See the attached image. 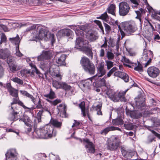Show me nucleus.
<instances>
[{"label":"nucleus","mask_w":160,"mask_h":160,"mask_svg":"<svg viewBox=\"0 0 160 160\" xmlns=\"http://www.w3.org/2000/svg\"><path fill=\"white\" fill-rule=\"evenodd\" d=\"M57 132L52 127L49 125H46L43 127L36 130L34 134L39 138L48 139L52 137H55Z\"/></svg>","instance_id":"obj_1"},{"label":"nucleus","mask_w":160,"mask_h":160,"mask_svg":"<svg viewBox=\"0 0 160 160\" xmlns=\"http://www.w3.org/2000/svg\"><path fill=\"white\" fill-rule=\"evenodd\" d=\"M81 64L85 72L91 75L95 73V66L87 57H82L80 61Z\"/></svg>","instance_id":"obj_2"},{"label":"nucleus","mask_w":160,"mask_h":160,"mask_svg":"<svg viewBox=\"0 0 160 160\" xmlns=\"http://www.w3.org/2000/svg\"><path fill=\"white\" fill-rule=\"evenodd\" d=\"M121 143L119 136H113L108 139L106 142L107 148L110 151H115L119 147Z\"/></svg>","instance_id":"obj_3"},{"label":"nucleus","mask_w":160,"mask_h":160,"mask_svg":"<svg viewBox=\"0 0 160 160\" xmlns=\"http://www.w3.org/2000/svg\"><path fill=\"white\" fill-rule=\"evenodd\" d=\"M121 26L128 35H131L137 30L136 25L133 21L125 22L121 23L120 25H118L120 31L121 29Z\"/></svg>","instance_id":"obj_4"},{"label":"nucleus","mask_w":160,"mask_h":160,"mask_svg":"<svg viewBox=\"0 0 160 160\" xmlns=\"http://www.w3.org/2000/svg\"><path fill=\"white\" fill-rule=\"evenodd\" d=\"M128 90L127 89L124 91L120 92L117 94L112 90L110 89L107 92L106 94L108 97L114 102H117L119 100L125 101L124 95Z\"/></svg>","instance_id":"obj_5"},{"label":"nucleus","mask_w":160,"mask_h":160,"mask_svg":"<svg viewBox=\"0 0 160 160\" xmlns=\"http://www.w3.org/2000/svg\"><path fill=\"white\" fill-rule=\"evenodd\" d=\"M53 86L57 89H62L66 91H69L71 89V87L64 82H58L56 80L52 81Z\"/></svg>","instance_id":"obj_6"},{"label":"nucleus","mask_w":160,"mask_h":160,"mask_svg":"<svg viewBox=\"0 0 160 160\" xmlns=\"http://www.w3.org/2000/svg\"><path fill=\"white\" fill-rule=\"evenodd\" d=\"M19 121L23 122L25 125L28 127V128H26L25 130L27 133H28L31 131L32 128L33 122L28 116L26 115H23L22 118L19 119Z\"/></svg>","instance_id":"obj_7"},{"label":"nucleus","mask_w":160,"mask_h":160,"mask_svg":"<svg viewBox=\"0 0 160 160\" xmlns=\"http://www.w3.org/2000/svg\"><path fill=\"white\" fill-rule=\"evenodd\" d=\"M119 15L121 16H125L129 12L130 7L128 4L126 2H120L119 5Z\"/></svg>","instance_id":"obj_8"},{"label":"nucleus","mask_w":160,"mask_h":160,"mask_svg":"<svg viewBox=\"0 0 160 160\" xmlns=\"http://www.w3.org/2000/svg\"><path fill=\"white\" fill-rule=\"evenodd\" d=\"M52 68L53 69L52 70L50 73V74L54 78L57 80V81L59 82V81L61 80L62 78V75L59 72L58 66L56 65H53Z\"/></svg>","instance_id":"obj_9"},{"label":"nucleus","mask_w":160,"mask_h":160,"mask_svg":"<svg viewBox=\"0 0 160 160\" xmlns=\"http://www.w3.org/2000/svg\"><path fill=\"white\" fill-rule=\"evenodd\" d=\"M104 62H99L97 66V73L94 76H95V78L97 77L98 78L101 77L105 74L106 71L104 68Z\"/></svg>","instance_id":"obj_10"},{"label":"nucleus","mask_w":160,"mask_h":160,"mask_svg":"<svg viewBox=\"0 0 160 160\" xmlns=\"http://www.w3.org/2000/svg\"><path fill=\"white\" fill-rule=\"evenodd\" d=\"M18 155L16 149H9L5 154L6 160H18Z\"/></svg>","instance_id":"obj_11"},{"label":"nucleus","mask_w":160,"mask_h":160,"mask_svg":"<svg viewBox=\"0 0 160 160\" xmlns=\"http://www.w3.org/2000/svg\"><path fill=\"white\" fill-rule=\"evenodd\" d=\"M147 72L151 77L156 78L159 75L160 70L158 68L153 66L148 69Z\"/></svg>","instance_id":"obj_12"},{"label":"nucleus","mask_w":160,"mask_h":160,"mask_svg":"<svg viewBox=\"0 0 160 160\" xmlns=\"http://www.w3.org/2000/svg\"><path fill=\"white\" fill-rule=\"evenodd\" d=\"M86 37L90 42H93L98 38L99 35L97 32L94 31H90L86 33Z\"/></svg>","instance_id":"obj_13"},{"label":"nucleus","mask_w":160,"mask_h":160,"mask_svg":"<svg viewBox=\"0 0 160 160\" xmlns=\"http://www.w3.org/2000/svg\"><path fill=\"white\" fill-rule=\"evenodd\" d=\"M88 43V41L84 40L81 37H78L76 40L75 48L78 49H80L86 47V44Z\"/></svg>","instance_id":"obj_14"},{"label":"nucleus","mask_w":160,"mask_h":160,"mask_svg":"<svg viewBox=\"0 0 160 160\" xmlns=\"http://www.w3.org/2000/svg\"><path fill=\"white\" fill-rule=\"evenodd\" d=\"M53 65L55 64L49 62V64L43 63L40 65V68L45 72V74L46 77H47V74L48 72L50 73L52 71V70L53 69V68H52Z\"/></svg>","instance_id":"obj_15"},{"label":"nucleus","mask_w":160,"mask_h":160,"mask_svg":"<svg viewBox=\"0 0 160 160\" xmlns=\"http://www.w3.org/2000/svg\"><path fill=\"white\" fill-rule=\"evenodd\" d=\"M114 75L116 77H119L123 80L125 82H127L129 80V76L126 73L121 71L115 72Z\"/></svg>","instance_id":"obj_16"},{"label":"nucleus","mask_w":160,"mask_h":160,"mask_svg":"<svg viewBox=\"0 0 160 160\" xmlns=\"http://www.w3.org/2000/svg\"><path fill=\"white\" fill-rule=\"evenodd\" d=\"M49 32L47 30L44 29H41L39 30L38 38L40 40L44 39V40H47L48 38L47 37L48 34Z\"/></svg>","instance_id":"obj_17"},{"label":"nucleus","mask_w":160,"mask_h":160,"mask_svg":"<svg viewBox=\"0 0 160 160\" xmlns=\"http://www.w3.org/2000/svg\"><path fill=\"white\" fill-rule=\"evenodd\" d=\"M11 109L12 110V114L11 117L9 118V119L11 121H14L18 119V117L17 116L18 113L16 107L11 106Z\"/></svg>","instance_id":"obj_18"},{"label":"nucleus","mask_w":160,"mask_h":160,"mask_svg":"<svg viewBox=\"0 0 160 160\" xmlns=\"http://www.w3.org/2000/svg\"><path fill=\"white\" fill-rule=\"evenodd\" d=\"M79 107L81 109L82 113L83 116L85 117L86 115V113H87L88 118L90 120V116L88 112V110H86L85 109V102H82L79 104Z\"/></svg>","instance_id":"obj_19"},{"label":"nucleus","mask_w":160,"mask_h":160,"mask_svg":"<svg viewBox=\"0 0 160 160\" xmlns=\"http://www.w3.org/2000/svg\"><path fill=\"white\" fill-rule=\"evenodd\" d=\"M115 130H121L120 128L118 127H115L114 126L108 127L102 131L101 132V133L102 135H106L109 132Z\"/></svg>","instance_id":"obj_20"},{"label":"nucleus","mask_w":160,"mask_h":160,"mask_svg":"<svg viewBox=\"0 0 160 160\" xmlns=\"http://www.w3.org/2000/svg\"><path fill=\"white\" fill-rule=\"evenodd\" d=\"M43 112V110H40L38 113L37 115V118H35L33 121V126L34 127L36 128L37 125V122L39 123L41 122V116Z\"/></svg>","instance_id":"obj_21"},{"label":"nucleus","mask_w":160,"mask_h":160,"mask_svg":"<svg viewBox=\"0 0 160 160\" xmlns=\"http://www.w3.org/2000/svg\"><path fill=\"white\" fill-rule=\"evenodd\" d=\"M20 92L23 95L26 96V97L29 98L33 103L35 104L36 99L32 95L30 94L27 91L25 90H20Z\"/></svg>","instance_id":"obj_22"},{"label":"nucleus","mask_w":160,"mask_h":160,"mask_svg":"<svg viewBox=\"0 0 160 160\" xmlns=\"http://www.w3.org/2000/svg\"><path fill=\"white\" fill-rule=\"evenodd\" d=\"M10 55L9 51L7 49L0 50V58L5 59Z\"/></svg>","instance_id":"obj_23"},{"label":"nucleus","mask_w":160,"mask_h":160,"mask_svg":"<svg viewBox=\"0 0 160 160\" xmlns=\"http://www.w3.org/2000/svg\"><path fill=\"white\" fill-rule=\"evenodd\" d=\"M9 40L12 43H15V45L16 46V49H18L19 43L20 41L18 35L17 34V36L14 38H10Z\"/></svg>","instance_id":"obj_24"},{"label":"nucleus","mask_w":160,"mask_h":160,"mask_svg":"<svg viewBox=\"0 0 160 160\" xmlns=\"http://www.w3.org/2000/svg\"><path fill=\"white\" fill-rule=\"evenodd\" d=\"M29 64L30 66L32 68H33V70H32V74H33V72H35L39 78H43V74L40 72L36 68V66L32 63H29Z\"/></svg>","instance_id":"obj_25"},{"label":"nucleus","mask_w":160,"mask_h":160,"mask_svg":"<svg viewBox=\"0 0 160 160\" xmlns=\"http://www.w3.org/2000/svg\"><path fill=\"white\" fill-rule=\"evenodd\" d=\"M85 30V27L83 25L78 27V29L75 31L76 34L78 36H82L84 35L83 31Z\"/></svg>","instance_id":"obj_26"},{"label":"nucleus","mask_w":160,"mask_h":160,"mask_svg":"<svg viewBox=\"0 0 160 160\" xmlns=\"http://www.w3.org/2000/svg\"><path fill=\"white\" fill-rule=\"evenodd\" d=\"M50 122L53 126L58 128H60L62 125V122H58L56 119H51Z\"/></svg>","instance_id":"obj_27"},{"label":"nucleus","mask_w":160,"mask_h":160,"mask_svg":"<svg viewBox=\"0 0 160 160\" xmlns=\"http://www.w3.org/2000/svg\"><path fill=\"white\" fill-rule=\"evenodd\" d=\"M43 53L45 60L50 59L53 55V52L52 50L43 51Z\"/></svg>","instance_id":"obj_28"},{"label":"nucleus","mask_w":160,"mask_h":160,"mask_svg":"<svg viewBox=\"0 0 160 160\" xmlns=\"http://www.w3.org/2000/svg\"><path fill=\"white\" fill-rule=\"evenodd\" d=\"M96 79L95 78V76H93L91 78H89L85 81V84H83V87L88 88L92 84V81L94 80L95 81Z\"/></svg>","instance_id":"obj_29"},{"label":"nucleus","mask_w":160,"mask_h":160,"mask_svg":"<svg viewBox=\"0 0 160 160\" xmlns=\"http://www.w3.org/2000/svg\"><path fill=\"white\" fill-rule=\"evenodd\" d=\"M72 31L70 29H64L61 30L58 34L62 36H69L72 34Z\"/></svg>","instance_id":"obj_30"},{"label":"nucleus","mask_w":160,"mask_h":160,"mask_svg":"<svg viewBox=\"0 0 160 160\" xmlns=\"http://www.w3.org/2000/svg\"><path fill=\"white\" fill-rule=\"evenodd\" d=\"M66 58V56L64 54H62L60 57L58 58L56 62L59 65H61L65 64V60Z\"/></svg>","instance_id":"obj_31"},{"label":"nucleus","mask_w":160,"mask_h":160,"mask_svg":"<svg viewBox=\"0 0 160 160\" xmlns=\"http://www.w3.org/2000/svg\"><path fill=\"white\" fill-rule=\"evenodd\" d=\"M136 105L139 108H142L145 106L144 100L142 98H139L138 101H136Z\"/></svg>","instance_id":"obj_32"},{"label":"nucleus","mask_w":160,"mask_h":160,"mask_svg":"<svg viewBox=\"0 0 160 160\" xmlns=\"http://www.w3.org/2000/svg\"><path fill=\"white\" fill-rule=\"evenodd\" d=\"M8 66L10 70L12 72H14L19 70V67H18L17 65L15 64L14 62L9 64Z\"/></svg>","instance_id":"obj_33"},{"label":"nucleus","mask_w":160,"mask_h":160,"mask_svg":"<svg viewBox=\"0 0 160 160\" xmlns=\"http://www.w3.org/2000/svg\"><path fill=\"white\" fill-rule=\"evenodd\" d=\"M112 123L114 125H121L123 124V121L121 118H119L113 120Z\"/></svg>","instance_id":"obj_34"},{"label":"nucleus","mask_w":160,"mask_h":160,"mask_svg":"<svg viewBox=\"0 0 160 160\" xmlns=\"http://www.w3.org/2000/svg\"><path fill=\"white\" fill-rule=\"evenodd\" d=\"M115 6L113 4H111L107 9L108 12L109 13H111L113 15H115Z\"/></svg>","instance_id":"obj_35"},{"label":"nucleus","mask_w":160,"mask_h":160,"mask_svg":"<svg viewBox=\"0 0 160 160\" xmlns=\"http://www.w3.org/2000/svg\"><path fill=\"white\" fill-rule=\"evenodd\" d=\"M155 137L153 134H150L147 137L146 142L147 144H149L153 141H156Z\"/></svg>","instance_id":"obj_36"},{"label":"nucleus","mask_w":160,"mask_h":160,"mask_svg":"<svg viewBox=\"0 0 160 160\" xmlns=\"http://www.w3.org/2000/svg\"><path fill=\"white\" fill-rule=\"evenodd\" d=\"M88 147H85L86 148H88L87 152L89 153H94L95 151V149L93 143H89Z\"/></svg>","instance_id":"obj_37"},{"label":"nucleus","mask_w":160,"mask_h":160,"mask_svg":"<svg viewBox=\"0 0 160 160\" xmlns=\"http://www.w3.org/2000/svg\"><path fill=\"white\" fill-rule=\"evenodd\" d=\"M131 117L133 118H138L142 116V114L137 111L131 112L130 113Z\"/></svg>","instance_id":"obj_38"},{"label":"nucleus","mask_w":160,"mask_h":160,"mask_svg":"<svg viewBox=\"0 0 160 160\" xmlns=\"http://www.w3.org/2000/svg\"><path fill=\"white\" fill-rule=\"evenodd\" d=\"M106 56L109 60H112L114 58V53L111 51L107 52Z\"/></svg>","instance_id":"obj_39"},{"label":"nucleus","mask_w":160,"mask_h":160,"mask_svg":"<svg viewBox=\"0 0 160 160\" xmlns=\"http://www.w3.org/2000/svg\"><path fill=\"white\" fill-rule=\"evenodd\" d=\"M8 92L9 93L10 95L14 97H18V90L14 88Z\"/></svg>","instance_id":"obj_40"},{"label":"nucleus","mask_w":160,"mask_h":160,"mask_svg":"<svg viewBox=\"0 0 160 160\" xmlns=\"http://www.w3.org/2000/svg\"><path fill=\"white\" fill-rule=\"evenodd\" d=\"M85 53L89 57L92 58H93V53L92 52V49L89 47L86 48L85 51Z\"/></svg>","instance_id":"obj_41"},{"label":"nucleus","mask_w":160,"mask_h":160,"mask_svg":"<svg viewBox=\"0 0 160 160\" xmlns=\"http://www.w3.org/2000/svg\"><path fill=\"white\" fill-rule=\"evenodd\" d=\"M44 96L46 98H49L50 99H53L55 97V94L54 92L51 89L49 93L45 94Z\"/></svg>","instance_id":"obj_42"},{"label":"nucleus","mask_w":160,"mask_h":160,"mask_svg":"<svg viewBox=\"0 0 160 160\" xmlns=\"http://www.w3.org/2000/svg\"><path fill=\"white\" fill-rule=\"evenodd\" d=\"M138 62V65L134 67V70L139 72H142L143 71L142 65L139 62Z\"/></svg>","instance_id":"obj_43"},{"label":"nucleus","mask_w":160,"mask_h":160,"mask_svg":"<svg viewBox=\"0 0 160 160\" xmlns=\"http://www.w3.org/2000/svg\"><path fill=\"white\" fill-rule=\"evenodd\" d=\"M106 65L108 70H109L113 66L114 62L109 60H105Z\"/></svg>","instance_id":"obj_44"},{"label":"nucleus","mask_w":160,"mask_h":160,"mask_svg":"<svg viewBox=\"0 0 160 160\" xmlns=\"http://www.w3.org/2000/svg\"><path fill=\"white\" fill-rule=\"evenodd\" d=\"M18 103V105L22 107L24 109H28V110L27 111H31V110H32L35 108H34L32 107L29 108L27 107L25 105H24L23 103L22 102L20 101L19 100Z\"/></svg>","instance_id":"obj_45"},{"label":"nucleus","mask_w":160,"mask_h":160,"mask_svg":"<svg viewBox=\"0 0 160 160\" xmlns=\"http://www.w3.org/2000/svg\"><path fill=\"white\" fill-rule=\"evenodd\" d=\"M58 107H62L61 110V112L65 116L66 112V106L65 104L63 105L62 104H60L58 106Z\"/></svg>","instance_id":"obj_46"},{"label":"nucleus","mask_w":160,"mask_h":160,"mask_svg":"<svg viewBox=\"0 0 160 160\" xmlns=\"http://www.w3.org/2000/svg\"><path fill=\"white\" fill-rule=\"evenodd\" d=\"M134 126L131 123H128L124 125L125 129L129 130H132L134 128Z\"/></svg>","instance_id":"obj_47"},{"label":"nucleus","mask_w":160,"mask_h":160,"mask_svg":"<svg viewBox=\"0 0 160 160\" xmlns=\"http://www.w3.org/2000/svg\"><path fill=\"white\" fill-rule=\"evenodd\" d=\"M11 80L13 82L20 84H22L23 83V81L22 80L17 77L12 78Z\"/></svg>","instance_id":"obj_48"},{"label":"nucleus","mask_w":160,"mask_h":160,"mask_svg":"<svg viewBox=\"0 0 160 160\" xmlns=\"http://www.w3.org/2000/svg\"><path fill=\"white\" fill-rule=\"evenodd\" d=\"M118 70L116 67H114L112 68L107 74V77H110L111 75L115 71Z\"/></svg>","instance_id":"obj_49"},{"label":"nucleus","mask_w":160,"mask_h":160,"mask_svg":"<svg viewBox=\"0 0 160 160\" xmlns=\"http://www.w3.org/2000/svg\"><path fill=\"white\" fill-rule=\"evenodd\" d=\"M120 45V42L119 40H118L117 41L116 45L115 46L116 49L115 50L116 51L114 52V54H116L117 56H118L119 55L118 53V49L119 48V46Z\"/></svg>","instance_id":"obj_50"},{"label":"nucleus","mask_w":160,"mask_h":160,"mask_svg":"<svg viewBox=\"0 0 160 160\" xmlns=\"http://www.w3.org/2000/svg\"><path fill=\"white\" fill-rule=\"evenodd\" d=\"M97 18L98 19H101L104 20L107 19L108 18L107 13L106 12L104 13L103 14H102L100 17H97Z\"/></svg>","instance_id":"obj_51"},{"label":"nucleus","mask_w":160,"mask_h":160,"mask_svg":"<svg viewBox=\"0 0 160 160\" xmlns=\"http://www.w3.org/2000/svg\"><path fill=\"white\" fill-rule=\"evenodd\" d=\"M130 1L132 3L134 4V5L132 6L133 8H137L139 5L138 2L139 0H130Z\"/></svg>","instance_id":"obj_52"},{"label":"nucleus","mask_w":160,"mask_h":160,"mask_svg":"<svg viewBox=\"0 0 160 160\" xmlns=\"http://www.w3.org/2000/svg\"><path fill=\"white\" fill-rule=\"evenodd\" d=\"M19 100L18 96V97H15L13 98L12 99L13 101L11 103V106H12L14 104L18 103Z\"/></svg>","instance_id":"obj_53"},{"label":"nucleus","mask_w":160,"mask_h":160,"mask_svg":"<svg viewBox=\"0 0 160 160\" xmlns=\"http://www.w3.org/2000/svg\"><path fill=\"white\" fill-rule=\"evenodd\" d=\"M7 58V62L9 64L11 63H14L13 62V59L12 57L10 56V55Z\"/></svg>","instance_id":"obj_54"},{"label":"nucleus","mask_w":160,"mask_h":160,"mask_svg":"<svg viewBox=\"0 0 160 160\" xmlns=\"http://www.w3.org/2000/svg\"><path fill=\"white\" fill-rule=\"evenodd\" d=\"M61 102V101L60 99H56L53 101L51 102V103L52 105L54 106L60 103Z\"/></svg>","instance_id":"obj_55"},{"label":"nucleus","mask_w":160,"mask_h":160,"mask_svg":"<svg viewBox=\"0 0 160 160\" xmlns=\"http://www.w3.org/2000/svg\"><path fill=\"white\" fill-rule=\"evenodd\" d=\"M1 42L0 44L3 42H5L6 40V37L5 34L4 33H2L1 38Z\"/></svg>","instance_id":"obj_56"},{"label":"nucleus","mask_w":160,"mask_h":160,"mask_svg":"<svg viewBox=\"0 0 160 160\" xmlns=\"http://www.w3.org/2000/svg\"><path fill=\"white\" fill-rule=\"evenodd\" d=\"M6 87L8 92L13 88L12 87L11 84L10 83H7Z\"/></svg>","instance_id":"obj_57"},{"label":"nucleus","mask_w":160,"mask_h":160,"mask_svg":"<svg viewBox=\"0 0 160 160\" xmlns=\"http://www.w3.org/2000/svg\"><path fill=\"white\" fill-rule=\"evenodd\" d=\"M4 69L0 65V78L2 77L4 74Z\"/></svg>","instance_id":"obj_58"},{"label":"nucleus","mask_w":160,"mask_h":160,"mask_svg":"<svg viewBox=\"0 0 160 160\" xmlns=\"http://www.w3.org/2000/svg\"><path fill=\"white\" fill-rule=\"evenodd\" d=\"M74 123H73V125L72 126V128H73L74 127L78 126L80 124V122L77 121L76 120H74Z\"/></svg>","instance_id":"obj_59"},{"label":"nucleus","mask_w":160,"mask_h":160,"mask_svg":"<svg viewBox=\"0 0 160 160\" xmlns=\"http://www.w3.org/2000/svg\"><path fill=\"white\" fill-rule=\"evenodd\" d=\"M121 150L123 156L126 157H127V155L128 154V152H127L122 148H121Z\"/></svg>","instance_id":"obj_60"},{"label":"nucleus","mask_w":160,"mask_h":160,"mask_svg":"<svg viewBox=\"0 0 160 160\" xmlns=\"http://www.w3.org/2000/svg\"><path fill=\"white\" fill-rule=\"evenodd\" d=\"M104 24L106 31L108 32L110 31L111 30L110 26L106 23H104Z\"/></svg>","instance_id":"obj_61"},{"label":"nucleus","mask_w":160,"mask_h":160,"mask_svg":"<svg viewBox=\"0 0 160 160\" xmlns=\"http://www.w3.org/2000/svg\"><path fill=\"white\" fill-rule=\"evenodd\" d=\"M37 59L38 61H42L45 60L43 53L37 57Z\"/></svg>","instance_id":"obj_62"},{"label":"nucleus","mask_w":160,"mask_h":160,"mask_svg":"<svg viewBox=\"0 0 160 160\" xmlns=\"http://www.w3.org/2000/svg\"><path fill=\"white\" fill-rule=\"evenodd\" d=\"M105 53V51L103 49H101L99 51V56L103 57L104 56Z\"/></svg>","instance_id":"obj_63"},{"label":"nucleus","mask_w":160,"mask_h":160,"mask_svg":"<svg viewBox=\"0 0 160 160\" xmlns=\"http://www.w3.org/2000/svg\"><path fill=\"white\" fill-rule=\"evenodd\" d=\"M122 60H123L124 61L127 63L130 64L131 63V61L129 60V59L127 58H126L124 56L122 57Z\"/></svg>","instance_id":"obj_64"}]
</instances>
